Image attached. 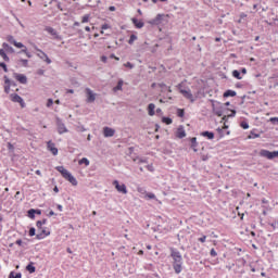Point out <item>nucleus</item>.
<instances>
[{
  "label": "nucleus",
  "mask_w": 278,
  "mask_h": 278,
  "mask_svg": "<svg viewBox=\"0 0 278 278\" xmlns=\"http://www.w3.org/2000/svg\"><path fill=\"white\" fill-rule=\"evenodd\" d=\"M199 242H201L202 244L206 242L207 240V236H202L201 238L198 239Z\"/></svg>",
  "instance_id": "44"
},
{
  "label": "nucleus",
  "mask_w": 278,
  "mask_h": 278,
  "mask_svg": "<svg viewBox=\"0 0 278 278\" xmlns=\"http://www.w3.org/2000/svg\"><path fill=\"white\" fill-rule=\"evenodd\" d=\"M15 244H17L18 247H21V245L23 244V240L17 239V240L15 241Z\"/></svg>",
  "instance_id": "55"
},
{
  "label": "nucleus",
  "mask_w": 278,
  "mask_h": 278,
  "mask_svg": "<svg viewBox=\"0 0 278 278\" xmlns=\"http://www.w3.org/2000/svg\"><path fill=\"white\" fill-rule=\"evenodd\" d=\"M22 277L23 275H21V273L11 271L9 275V278H22Z\"/></svg>",
  "instance_id": "30"
},
{
  "label": "nucleus",
  "mask_w": 278,
  "mask_h": 278,
  "mask_svg": "<svg viewBox=\"0 0 278 278\" xmlns=\"http://www.w3.org/2000/svg\"><path fill=\"white\" fill-rule=\"evenodd\" d=\"M258 155H261V157H266L267 160H275V157H278V152L277 151L270 152L268 150H261Z\"/></svg>",
  "instance_id": "3"
},
{
  "label": "nucleus",
  "mask_w": 278,
  "mask_h": 278,
  "mask_svg": "<svg viewBox=\"0 0 278 278\" xmlns=\"http://www.w3.org/2000/svg\"><path fill=\"white\" fill-rule=\"evenodd\" d=\"M58 131H59V134H66V131H68V129H66V126L64 124H59Z\"/></svg>",
  "instance_id": "25"
},
{
  "label": "nucleus",
  "mask_w": 278,
  "mask_h": 278,
  "mask_svg": "<svg viewBox=\"0 0 278 278\" xmlns=\"http://www.w3.org/2000/svg\"><path fill=\"white\" fill-rule=\"evenodd\" d=\"M51 236V231L47 230V228L39 229V232L36 235V240H45V238Z\"/></svg>",
  "instance_id": "7"
},
{
  "label": "nucleus",
  "mask_w": 278,
  "mask_h": 278,
  "mask_svg": "<svg viewBox=\"0 0 278 278\" xmlns=\"http://www.w3.org/2000/svg\"><path fill=\"white\" fill-rule=\"evenodd\" d=\"M47 149L48 151H51L52 155H58V149L55 148V143H53V141L47 142Z\"/></svg>",
  "instance_id": "12"
},
{
  "label": "nucleus",
  "mask_w": 278,
  "mask_h": 278,
  "mask_svg": "<svg viewBox=\"0 0 278 278\" xmlns=\"http://www.w3.org/2000/svg\"><path fill=\"white\" fill-rule=\"evenodd\" d=\"M53 105V99H48L47 108H51Z\"/></svg>",
  "instance_id": "49"
},
{
  "label": "nucleus",
  "mask_w": 278,
  "mask_h": 278,
  "mask_svg": "<svg viewBox=\"0 0 278 278\" xmlns=\"http://www.w3.org/2000/svg\"><path fill=\"white\" fill-rule=\"evenodd\" d=\"M10 100L13 103H20L21 108H25V100H23V98L21 96H18V93H12L10 96Z\"/></svg>",
  "instance_id": "5"
},
{
  "label": "nucleus",
  "mask_w": 278,
  "mask_h": 278,
  "mask_svg": "<svg viewBox=\"0 0 278 278\" xmlns=\"http://www.w3.org/2000/svg\"><path fill=\"white\" fill-rule=\"evenodd\" d=\"M101 62H108V56H101Z\"/></svg>",
  "instance_id": "62"
},
{
  "label": "nucleus",
  "mask_w": 278,
  "mask_h": 278,
  "mask_svg": "<svg viewBox=\"0 0 278 278\" xmlns=\"http://www.w3.org/2000/svg\"><path fill=\"white\" fill-rule=\"evenodd\" d=\"M37 75H45V70H38Z\"/></svg>",
  "instance_id": "58"
},
{
  "label": "nucleus",
  "mask_w": 278,
  "mask_h": 278,
  "mask_svg": "<svg viewBox=\"0 0 278 278\" xmlns=\"http://www.w3.org/2000/svg\"><path fill=\"white\" fill-rule=\"evenodd\" d=\"M101 29H110V26L108 24L102 25Z\"/></svg>",
  "instance_id": "61"
},
{
  "label": "nucleus",
  "mask_w": 278,
  "mask_h": 278,
  "mask_svg": "<svg viewBox=\"0 0 278 278\" xmlns=\"http://www.w3.org/2000/svg\"><path fill=\"white\" fill-rule=\"evenodd\" d=\"M7 51L2 49H0V56L4 60V62H10V56H8V54L5 53Z\"/></svg>",
  "instance_id": "24"
},
{
  "label": "nucleus",
  "mask_w": 278,
  "mask_h": 278,
  "mask_svg": "<svg viewBox=\"0 0 278 278\" xmlns=\"http://www.w3.org/2000/svg\"><path fill=\"white\" fill-rule=\"evenodd\" d=\"M137 191L140 192V194H147V191L142 187H139Z\"/></svg>",
  "instance_id": "46"
},
{
  "label": "nucleus",
  "mask_w": 278,
  "mask_h": 278,
  "mask_svg": "<svg viewBox=\"0 0 278 278\" xmlns=\"http://www.w3.org/2000/svg\"><path fill=\"white\" fill-rule=\"evenodd\" d=\"M136 40H138V36L131 35L129 40H128V45H132L134 42H136Z\"/></svg>",
  "instance_id": "36"
},
{
  "label": "nucleus",
  "mask_w": 278,
  "mask_h": 278,
  "mask_svg": "<svg viewBox=\"0 0 278 278\" xmlns=\"http://www.w3.org/2000/svg\"><path fill=\"white\" fill-rule=\"evenodd\" d=\"M55 169L62 175L63 179L70 181L72 186H77V178H75V176L68 172V169L64 168V166H56Z\"/></svg>",
  "instance_id": "1"
},
{
  "label": "nucleus",
  "mask_w": 278,
  "mask_h": 278,
  "mask_svg": "<svg viewBox=\"0 0 278 278\" xmlns=\"http://www.w3.org/2000/svg\"><path fill=\"white\" fill-rule=\"evenodd\" d=\"M42 225H47V219L38 220L36 223V226H37L38 230L42 229Z\"/></svg>",
  "instance_id": "29"
},
{
  "label": "nucleus",
  "mask_w": 278,
  "mask_h": 278,
  "mask_svg": "<svg viewBox=\"0 0 278 278\" xmlns=\"http://www.w3.org/2000/svg\"><path fill=\"white\" fill-rule=\"evenodd\" d=\"M176 138H186V129L184 126H179L176 131Z\"/></svg>",
  "instance_id": "14"
},
{
  "label": "nucleus",
  "mask_w": 278,
  "mask_h": 278,
  "mask_svg": "<svg viewBox=\"0 0 278 278\" xmlns=\"http://www.w3.org/2000/svg\"><path fill=\"white\" fill-rule=\"evenodd\" d=\"M148 114L149 116H155V104L150 103L148 105Z\"/></svg>",
  "instance_id": "19"
},
{
  "label": "nucleus",
  "mask_w": 278,
  "mask_h": 278,
  "mask_svg": "<svg viewBox=\"0 0 278 278\" xmlns=\"http://www.w3.org/2000/svg\"><path fill=\"white\" fill-rule=\"evenodd\" d=\"M200 136L207 138V140H214V132L211 131H202Z\"/></svg>",
  "instance_id": "18"
},
{
  "label": "nucleus",
  "mask_w": 278,
  "mask_h": 278,
  "mask_svg": "<svg viewBox=\"0 0 278 278\" xmlns=\"http://www.w3.org/2000/svg\"><path fill=\"white\" fill-rule=\"evenodd\" d=\"M217 132L219 134V138H225V136H229L231 134V131L227 130L225 132V130L223 128H217Z\"/></svg>",
  "instance_id": "21"
},
{
  "label": "nucleus",
  "mask_w": 278,
  "mask_h": 278,
  "mask_svg": "<svg viewBox=\"0 0 278 278\" xmlns=\"http://www.w3.org/2000/svg\"><path fill=\"white\" fill-rule=\"evenodd\" d=\"M20 62L22 63V66H27L29 64V61L26 59H21Z\"/></svg>",
  "instance_id": "42"
},
{
  "label": "nucleus",
  "mask_w": 278,
  "mask_h": 278,
  "mask_svg": "<svg viewBox=\"0 0 278 278\" xmlns=\"http://www.w3.org/2000/svg\"><path fill=\"white\" fill-rule=\"evenodd\" d=\"M190 142H191L192 151H194V153H197V151H199V142L197 141V137H192L190 139Z\"/></svg>",
  "instance_id": "15"
},
{
  "label": "nucleus",
  "mask_w": 278,
  "mask_h": 278,
  "mask_svg": "<svg viewBox=\"0 0 278 278\" xmlns=\"http://www.w3.org/2000/svg\"><path fill=\"white\" fill-rule=\"evenodd\" d=\"M35 214H38L40 216V214H42V211L40 210H35Z\"/></svg>",
  "instance_id": "64"
},
{
  "label": "nucleus",
  "mask_w": 278,
  "mask_h": 278,
  "mask_svg": "<svg viewBox=\"0 0 278 278\" xmlns=\"http://www.w3.org/2000/svg\"><path fill=\"white\" fill-rule=\"evenodd\" d=\"M27 215H28V218H36V210L30 208V210L27 212Z\"/></svg>",
  "instance_id": "31"
},
{
  "label": "nucleus",
  "mask_w": 278,
  "mask_h": 278,
  "mask_svg": "<svg viewBox=\"0 0 278 278\" xmlns=\"http://www.w3.org/2000/svg\"><path fill=\"white\" fill-rule=\"evenodd\" d=\"M232 76L236 78V79H242V76L240 75V72L238 70H235L232 72Z\"/></svg>",
  "instance_id": "34"
},
{
  "label": "nucleus",
  "mask_w": 278,
  "mask_h": 278,
  "mask_svg": "<svg viewBox=\"0 0 278 278\" xmlns=\"http://www.w3.org/2000/svg\"><path fill=\"white\" fill-rule=\"evenodd\" d=\"M215 114H216V116H223V111L215 110Z\"/></svg>",
  "instance_id": "56"
},
{
  "label": "nucleus",
  "mask_w": 278,
  "mask_h": 278,
  "mask_svg": "<svg viewBox=\"0 0 278 278\" xmlns=\"http://www.w3.org/2000/svg\"><path fill=\"white\" fill-rule=\"evenodd\" d=\"M88 21H90V15L83 16L81 23H88Z\"/></svg>",
  "instance_id": "43"
},
{
  "label": "nucleus",
  "mask_w": 278,
  "mask_h": 278,
  "mask_svg": "<svg viewBox=\"0 0 278 278\" xmlns=\"http://www.w3.org/2000/svg\"><path fill=\"white\" fill-rule=\"evenodd\" d=\"M162 122L165 123V125H173V119L169 117H163Z\"/></svg>",
  "instance_id": "35"
},
{
  "label": "nucleus",
  "mask_w": 278,
  "mask_h": 278,
  "mask_svg": "<svg viewBox=\"0 0 278 278\" xmlns=\"http://www.w3.org/2000/svg\"><path fill=\"white\" fill-rule=\"evenodd\" d=\"M269 123H273V125H278V117L269 118Z\"/></svg>",
  "instance_id": "39"
},
{
  "label": "nucleus",
  "mask_w": 278,
  "mask_h": 278,
  "mask_svg": "<svg viewBox=\"0 0 278 278\" xmlns=\"http://www.w3.org/2000/svg\"><path fill=\"white\" fill-rule=\"evenodd\" d=\"M173 266H174L175 273L179 275V273H181L182 270L181 263H174Z\"/></svg>",
  "instance_id": "23"
},
{
  "label": "nucleus",
  "mask_w": 278,
  "mask_h": 278,
  "mask_svg": "<svg viewBox=\"0 0 278 278\" xmlns=\"http://www.w3.org/2000/svg\"><path fill=\"white\" fill-rule=\"evenodd\" d=\"M85 93L87 97V103H94V101H97V93H94V91H92V89L86 88Z\"/></svg>",
  "instance_id": "4"
},
{
  "label": "nucleus",
  "mask_w": 278,
  "mask_h": 278,
  "mask_svg": "<svg viewBox=\"0 0 278 278\" xmlns=\"http://www.w3.org/2000/svg\"><path fill=\"white\" fill-rule=\"evenodd\" d=\"M20 49H22V53H25L26 56L31 58V53H29V51H27V46H24Z\"/></svg>",
  "instance_id": "32"
},
{
  "label": "nucleus",
  "mask_w": 278,
  "mask_h": 278,
  "mask_svg": "<svg viewBox=\"0 0 278 278\" xmlns=\"http://www.w3.org/2000/svg\"><path fill=\"white\" fill-rule=\"evenodd\" d=\"M0 67L3 68L4 73H8V65L3 62H0Z\"/></svg>",
  "instance_id": "41"
},
{
  "label": "nucleus",
  "mask_w": 278,
  "mask_h": 278,
  "mask_svg": "<svg viewBox=\"0 0 278 278\" xmlns=\"http://www.w3.org/2000/svg\"><path fill=\"white\" fill-rule=\"evenodd\" d=\"M131 21L135 27H137V29H142V27H144V22L138 21V18L135 17Z\"/></svg>",
  "instance_id": "17"
},
{
  "label": "nucleus",
  "mask_w": 278,
  "mask_h": 278,
  "mask_svg": "<svg viewBox=\"0 0 278 278\" xmlns=\"http://www.w3.org/2000/svg\"><path fill=\"white\" fill-rule=\"evenodd\" d=\"M4 92H7V94H10V85H4Z\"/></svg>",
  "instance_id": "50"
},
{
  "label": "nucleus",
  "mask_w": 278,
  "mask_h": 278,
  "mask_svg": "<svg viewBox=\"0 0 278 278\" xmlns=\"http://www.w3.org/2000/svg\"><path fill=\"white\" fill-rule=\"evenodd\" d=\"M211 257H216V255H218V253H216V250L212 249L211 252Z\"/></svg>",
  "instance_id": "48"
},
{
  "label": "nucleus",
  "mask_w": 278,
  "mask_h": 278,
  "mask_svg": "<svg viewBox=\"0 0 278 278\" xmlns=\"http://www.w3.org/2000/svg\"><path fill=\"white\" fill-rule=\"evenodd\" d=\"M227 97H236V91H233V90H227V91L224 93V98L227 99Z\"/></svg>",
  "instance_id": "28"
},
{
  "label": "nucleus",
  "mask_w": 278,
  "mask_h": 278,
  "mask_svg": "<svg viewBox=\"0 0 278 278\" xmlns=\"http://www.w3.org/2000/svg\"><path fill=\"white\" fill-rule=\"evenodd\" d=\"M185 111H184V109H178L177 110V116H179V118H184V116H185Z\"/></svg>",
  "instance_id": "37"
},
{
  "label": "nucleus",
  "mask_w": 278,
  "mask_h": 278,
  "mask_svg": "<svg viewBox=\"0 0 278 278\" xmlns=\"http://www.w3.org/2000/svg\"><path fill=\"white\" fill-rule=\"evenodd\" d=\"M111 60H116L118 62V60H121L118 56H116L115 54H111L110 55Z\"/></svg>",
  "instance_id": "54"
},
{
  "label": "nucleus",
  "mask_w": 278,
  "mask_h": 278,
  "mask_svg": "<svg viewBox=\"0 0 278 278\" xmlns=\"http://www.w3.org/2000/svg\"><path fill=\"white\" fill-rule=\"evenodd\" d=\"M236 116V110L230 111V114L224 115L222 121L227 122L229 118H233Z\"/></svg>",
  "instance_id": "22"
},
{
  "label": "nucleus",
  "mask_w": 278,
  "mask_h": 278,
  "mask_svg": "<svg viewBox=\"0 0 278 278\" xmlns=\"http://www.w3.org/2000/svg\"><path fill=\"white\" fill-rule=\"evenodd\" d=\"M28 236H30V238H34V236H36V228H30L28 231Z\"/></svg>",
  "instance_id": "38"
},
{
  "label": "nucleus",
  "mask_w": 278,
  "mask_h": 278,
  "mask_svg": "<svg viewBox=\"0 0 278 278\" xmlns=\"http://www.w3.org/2000/svg\"><path fill=\"white\" fill-rule=\"evenodd\" d=\"M56 208L59 210V212H62L64 210V207L62 206V204H58Z\"/></svg>",
  "instance_id": "57"
},
{
  "label": "nucleus",
  "mask_w": 278,
  "mask_h": 278,
  "mask_svg": "<svg viewBox=\"0 0 278 278\" xmlns=\"http://www.w3.org/2000/svg\"><path fill=\"white\" fill-rule=\"evenodd\" d=\"M15 79L20 81V84H27V76L23 74H15Z\"/></svg>",
  "instance_id": "16"
},
{
  "label": "nucleus",
  "mask_w": 278,
  "mask_h": 278,
  "mask_svg": "<svg viewBox=\"0 0 278 278\" xmlns=\"http://www.w3.org/2000/svg\"><path fill=\"white\" fill-rule=\"evenodd\" d=\"M35 173H36V175H38L39 177H42V172H40V169H37Z\"/></svg>",
  "instance_id": "60"
},
{
  "label": "nucleus",
  "mask_w": 278,
  "mask_h": 278,
  "mask_svg": "<svg viewBox=\"0 0 278 278\" xmlns=\"http://www.w3.org/2000/svg\"><path fill=\"white\" fill-rule=\"evenodd\" d=\"M240 127H242V129H249V123L241 122Z\"/></svg>",
  "instance_id": "40"
},
{
  "label": "nucleus",
  "mask_w": 278,
  "mask_h": 278,
  "mask_svg": "<svg viewBox=\"0 0 278 278\" xmlns=\"http://www.w3.org/2000/svg\"><path fill=\"white\" fill-rule=\"evenodd\" d=\"M37 51V56H39L40 60H42L45 63L47 64H51V59H49V55H47V53H45V51L36 48Z\"/></svg>",
  "instance_id": "9"
},
{
  "label": "nucleus",
  "mask_w": 278,
  "mask_h": 278,
  "mask_svg": "<svg viewBox=\"0 0 278 278\" xmlns=\"http://www.w3.org/2000/svg\"><path fill=\"white\" fill-rule=\"evenodd\" d=\"M123 80H118L117 86L113 88V92H118V90H123Z\"/></svg>",
  "instance_id": "26"
},
{
  "label": "nucleus",
  "mask_w": 278,
  "mask_h": 278,
  "mask_svg": "<svg viewBox=\"0 0 278 278\" xmlns=\"http://www.w3.org/2000/svg\"><path fill=\"white\" fill-rule=\"evenodd\" d=\"M26 270H28V273H36V267L33 264H28Z\"/></svg>",
  "instance_id": "33"
},
{
  "label": "nucleus",
  "mask_w": 278,
  "mask_h": 278,
  "mask_svg": "<svg viewBox=\"0 0 278 278\" xmlns=\"http://www.w3.org/2000/svg\"><path fill=\"white\" fill-rule=\"evenodd\" d=\"M172 257L174 260V264H181L182 262V257H181V253L175 249H172Z\"/></svg>",
  "instance_id": "8"
},
{
  "label": "nucleus",
  "mask_w": 278,
  "mask_h": 278,
  "mask_svg": "<svg viewBox=\"0 0 278 278\" xmlns=\"http://www.w3.org/2000/svg\"><path fill=\"white\" fill-rule=\"evenodd\" d=\"M7 40L8 42H10V45H13V47H16V49H22V47H24L23 42H18L16 41V39H14V36H8Z\"/></svg>",
  "instance_id": "11"
},
{
  "label": "nucleus",
  "mask_w": 278,
  "mask_h": 278,
  "mask_svg": "<svg viewBox=\"0 0 278 278\" xmlns=\"http://www.w3.org/2000/svg\"><path fill=\"white\" fill-rule=\"evenodd\" d=\"M146 198L147 199H155V194L154 193H146Z\"/></svg>",
  "instance_id": "45"
},
{
  "label": "nucleus",
  "mask_w": 278,
  "mask_h": 278,
  "mask_svg": "<svg viewBox=\"0 0 278 278\" xmlns=\"http://www.w3.org/2000/svg\"><path fill=\"white\" fill-rule=\"evenodd\" d=\"M201 157L203 162H207V160H210V156L207 154H203Z\"/></svg>",
  "instance_id": "52"
},
{
  "label": "nucleus",
  "mask_w": 278,
  "mask_h": 278,
  "mask_svg": "<svg viewBox=\"0 0 278 278\" xmlns=\"http://www.w3.org/2000/svg\"><path fill=\"white\" fill-rule=\"evenodd\" d=\"M147 169L150 170V173H153L155 169L153 168V164H150L147 166Z\"/></svg>",
  "instance_id": "51"
},
{
  "label": "nucleus",
  "mask_w": 278,
  "mask_h": 278,
  "mask_svg": "<svg viewBox=\"0 0 278 278\" xmlns=\"http://www.w3.org/2000/svg\"><path fill=\"white\" fill-rule=\"evenodd\" d=\"M2 49L5 50L7 53H14V48L9 46L7 42L2 43Z\"/></svg>",
  "instance_id": "20"
},
{
  "label": "nucleus",
  "mask_w": 278,
  "mask_h": 278,
  "mask_svg": "<svg viewBox=\"0 0 278 278\" xmlns=\"http://www.w3.org/2000/svg\"><path fill=\"white\" fill-rule=\"evenodd\" d=\"M53 192H55V193L60 192V189L58 188V186H55V187L53 188Z\"/></svg>",
  "instance_id": "63"
},
{
  "label": "nucleus",
  "mask_w": 278,
  "mask_h": 278,
  "mask_svg": "<svg viewBox=\"0 0 278 278\" xmlns=\"http://www.w3.org/2000/svg\"><path fill=\"white\" fill-rule=\"evenodd\" d=\"M78 164L79 166H81V164H85V166H90V161L87 157H83L78 161Z\"/></svg>",
  "instance_id": "27"
},
{
  "label": "nucleus",
  "mask_w": 278,
  "mask_h": 278,
  "mask_svg": "<svg viewBox=\"0 0 278 278\" xmlns=\"http://www.w3.org/2000/svg\"><path fill=\"white\" fill-rule=\"evenodd\" d=\"M8 149H9L10 151L14 150V146H13L12 143H8Z\"/></svg>",
  "instance_id": "59"
},
{
  "label": "nucleus",
  "mask_w": 278,
  "mask_h": 278,
  "mask_svg": "<svg viewBox=\"0 0 278 278\" xmlns=\"http://www.w3.org/2000/svg\"><path fill=\"white\" fill-rule=\"evenodd\" d=\"M103 134H104V138H112V136H114V134H116V130H114L113 128H110V127H104Z\"/></svg>",
  "instance_id": "13"
},
{
  "label": "nucleus",
  "mask_w": 278,
  "mask_h": 278,
  "mask_svg": "<svg viewBox=\"0 0 278 278\" xmlns=\"http://www.w3.org/2000/svg\"><path fill=\"white\" fill-rule=\"evenodd\" d=\"M180 94L185 97V99H188L191 103H194V96L192 94V91L190 89H181V85L178 86Z\"/></svg>",
  "instance_id": "2"
},
{
  "label": "nucleus",
  "mask_w": 278,
  "mask_h": 278,
  "mask_svg": "<svg viewBox=\"0 0 278 278\" xmlns=\"http://www.w3.org/2000/svg\"><path fill=\"white\" fill-rule=\"evenodd\" d=\"M45 31H47L48 34H50V36H53V38L55 40H61L60 35L58 34V30H55L53 27L51 26H46L45 27Z\"/></svg>",
  "instance_id": "10"
},
{
  "label": "nucleus",
  "mask_w": 278,
  "mask_h": 278,
  "mask_svg": "<svg viewBox=\"0 0 278 278\" xmlns=\"http://www.w3.org/2000/svg\"><path fill=\"white\" fill-rule=\"evenodd\" d=\"M113 186H115V190H117V192L121 194H127V186H125V184L121 185L118 180H114Z\"/></svg>",
  "instance_id": "6"
},
{
  "label": "nucleus",
  "mask_w": 278,
  "mask_h": 278,
  "mask_svg": "<svg viewBox=\"0 0 278 278\" xmlns=\"http://www.w3.org/2000/svg\"><path fill=\"white\" fill-rule=\"evenodd\" d=\"M124 66H125L126 68H134V64H131V62L125 63Z\"/></svg>",
  "instance_id": "47"
},
{
  "label": "nucleus",
  "mask_w": 278,
  "mask_h": 278,
  "mask_svg": "<svg viewBox=\"0 0 278 278\" xmlns=\"http://www.w3.org/2000/svg\"><path fill=\"white\" fill-rule=\"evenodd\" d=\"M4 84L5 86H10V78L8 76H4Z\"/></svg>",
  "instance_id": "53"
}]
</instances>
